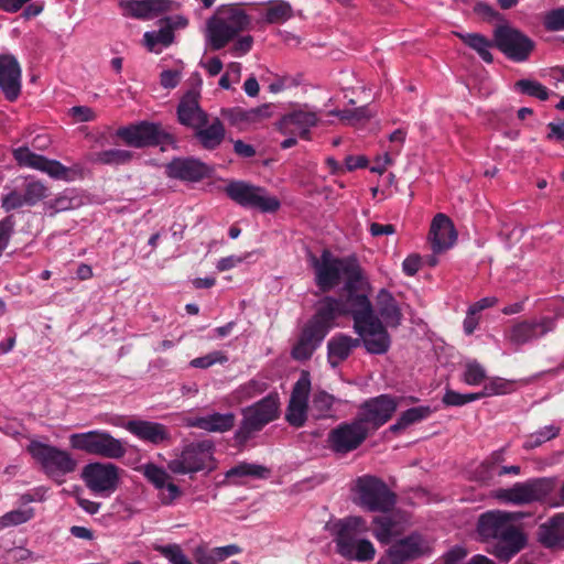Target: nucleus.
I'll return each mask as SVG.
<instances>
[{"label":"nucleus","mask_w":564,"mask_h":564,"mask_svg":"<svg viewBox=\"0 0 564 564\" xmlns=\"http://www.w3.org/2000/svg\"><path fill=\"white\" fill-rule=\"evenodd\" d=\"M268 389V383L264 380L251 379L239 388L241 399H251L261 394Z\"/></svg>","instance_id":"51"},{"label":"nucleus","mask_w":564,"mask_h":564,"mask_svg":"<svg viewBox=\"0 0 564 564\" xmlns=\"http://www.w3.org/2000/svg\"><path fill=\"white\" fill-rule=\"evenodd\" d=\"M13 156L19 165L28 166L46 173L55 180L69 181L72 170L59 161L47 159L44 155L32 152L26 147H20L13 151Z\"/></svg>","instance_id":"22"},{"label":"nucleus","mask_w":564,"mask_h":564,"mask_svg":"<svg viewBox=\"0 0 564 564\" xmlns=\"http://www.w3.org/2000/svg\"><path fill=\"white\" fill-rule=\"evenodd\" d=\"M271 106L268 104L261 105L259 107L246 110L243 109V123L245 126L260 122L261 120L269 118L271 116L270 111Z\"/></svg>","instance_id":"53"},{"label":"nucleus","mask_w":564,"mask_h":564,"mask_svg":"<svg viewBox=\"0 0 564 564\" xmlns=\"http://www.w3.org/2000/svg\"><path fill=\"white\" fill-rule=\"evenodd\" d=\"M496 477H499V468H496V466H491L487 460H484L475 469V478L482 485H492L495 482Z\"/></svg>","instance_id":"50"},{"label":"nucleus","mask_w":564,"mask_h":564,"mask_svg":"<svg viewBox=\"0 0 564 564\" xmlns=\"http://www.w3.org/2000/svg\"><path fill=\"white\" fill-rule=\"evenodd\" d=\"M312 267L315 274V284L322 293H327L339 285L341 278L345 279L343 308H356L357 301L364 299L365 306H371L366 294L358 292L365 284L364 270L355 256L334 257L330 251L324 250L319 258L313 257Z\"/></svg>","instance_id":"2"},{"label":"nucleus","mask_w":564,"mask_h":564,"mask_svg":"<svg viewBox=\"0 0 564 564\" xmlns=\"http://www.w3.org/2000/svg\"><path fill=\"white\" fill-rule=\"evenodd\" d=\"M343 315L352 317L354 330L359 337L336 334L327 341V361L332 368H337L359 346H364L371 355H383L390 349L391 337L388 330L372 305L365 306L364 299L357 301L356 308H344Z\"/></svg>","instance_id":"1"},{"label":"nucleus","mask_w":564,"mask_h":564,"mask_svg":"<svg viewBox=\"0 0 564 564\" xmlns=\"http://www.w3.org/2000/svg\"><path fill=\"white\" fill-rule=\"evenodd\" d=\"M536 538L546 549L564 547V513H557L539 525Z\"/></svg>","instance_id":"30"},{"label":"nucleus","mask_w":564,"mask_h":564,"mask_svg":"<svg viewBox=\"0 0 564 564\" xmlns=\"http://www.w3.org/2000/svg\"><path fill=\"white\" fill-rule=\"evenodd\" d=\"M524 516L525 513L519 511L501 510L488 511L480 516L478 533L485 540H495L488 552L500 562L508 563L527 546V534L516 525Z\"/></svg>","instance_id":"3"},{"label":"nucleus","mask_w":564,"mask_h":564,"mask_svg":"<svg viewBox=\"0 0 564 564\" xmlns=\"http://www.w3.org/2000/svg\"><path fill=\"white\" fill-rule=\"evenodd\" d=\"M224 192L232 202L247 209L274 213L281 206L280 200L275 196L269 195L264 187L245 181L229 182Z\"/></svg>","instance_id":"12"},{"label":"nucleus","mask_w":564,"mask_h":564,"mask_svg":"<svg viewBox=\"0 0 564 564\" xmlns=\"http://www.w3.org/2000/svg\"><path fill=\"white\" fill-rule=\"evenodd\" d=\"M367 531V521L360 516H350L335 522L333 533L336 552L348 561H372L376 555L373 543L360 538Z\"/></svg>","instance_id":"5"},{"label":"nucleus","mask_w":564,"mask_h":564,"mask_svg":"<svg viewBox=\"0 0 564 564\" xmlns=\"http://www.w3.org/2000/svg\"><path fill=\"white\" fill-rule=\"evenodd\" d=\"M199 97L197 89H189L181 98L176 108L178 122L193 131L209 122L208 113L199 106Z\"/></svg>","instance_id":"23"},{"label":"nucleus","mask_w":564,"mask_h":564,"mask_svg":"<svg viewBox=\"0 0 564 564\" xmlns=\"http://www.w3.org/2000/svg\"><path fill=\"white\" fill-rule=\"evenodd\" d=\"M429 240L434 253H441L454 246L457 231L451 218L445 214H437L432 220Z\"/></svg>","instance_id":"26"},{"label":"nucleus","mask_w":564,"mask_h":564,"mask_svg":"<svg viewBox=\"0 0 564 564\" xmlns=\"http://www.w3.org/2000/svg\"><path fill=\"white\" fill-rule=\"evenodd\" d=\"M379 315L383 319L382 324L387 328L398 327L402 321L401 310L393 295L386 289H381L376 297Z\"/></svg>","instance_id":"33"},{"label":"nucleus","mask_w":564,"mask_h":564,"mask_svg":"<svg viewBox=\"0 0 564 564\" xmlns=\"http://www.w3.org/2000/svg\"><path fill=\"white\" fill-rule=\"evenodd\" d=\"M23 206H26V203L23 199V194L18 191H11L2 198L1 207L6 212L14 210Z\"/></svg>","instance_id":"55"},{"label":"nucleus","mask_w":564,"mask_h":564,"mask_svg":"<svg viewBox=\"0 0 564 564\" xmlns=\"http://www.w3.org/2000/svg\"><path fill=\"white\" fill-rule=\"evenodd\" d=\"M495 47L509 61L527 62L535 50V42L519 29L502 23L494 29Z\"/></svg>","instance_id":"13"},{"label":"nucleus","mask_w":564,"mask_h":564,"mask_svg":"<svg viewBox=\"0 0 564 564\" xmlns=\"http://www.w3.org/2000/svg\"><path fill=\"white\" fill-rule=\"evenodd\" d=\"M155 550L171 564H193L178 544L158 545Z\"/></svg>","instance_id":"48"},{"label":"nucleus","mask_w":564,"mask_h":564,"mask_svg":"<svg viewBox=\"0 0 564 564\" xmlns=\"http://www.w3.org/2000/svg\"><path fill=\"white\" fill-rule=\"evenodd\" d=\"M28 451L50 476H64L73 473L76 468V460L72 455L53 445L32 441L28 446Z\"/></svg>","instance_id":"17"},{"label":"nucleus","mask_w":564,"mask_h":564,"mask_svg":"<svg viewBox=\"0 0 564 564\" xmlns=\"http://www.w3.org/2000/svg\"><path fill=\"white\" fill-rule=\"evenodd\" d=\"M343 312L341 301L333 296L323 297L317 303L314 315L301 328L292 346L291 357L296 361L311 359Z\"/></svg>","instance_id":"4"},{"label":"nucleus","mask_w":564,"mask_h":564,"mask_svg":"<svg viewBox=\"0 0 564 564\" xmlns=\"http://www.w3.org/2000/svg\"><path fill=\"white\" fill-rule=\"evenodd\" d=\"M184 422L188 427H196L210 433H225L235 426L236 415L232 412H213L202 416H187Z\"/></svg>","instance_id":"29"},{"label":"nucleus","mask_w":564,"mask_h":564,"mask_svg":"<svg viewBox=\"0 0 564 564\" xmlns=\"http://www.w3.org/2000/svg\"><path fill=\"white\" fill-rule=\"evenodd\" d=\"M263 21L269 24L283 23L292 18L293 10L289 2L284 0H272L268 7L262 10Z\"/></svg>","instance_id":"38"},{"label":"nucleus","mask_w":564,"mask_h":564,"mask_svg":"<svg viewBox=\"0 0 564 564\" xmlns=\"http://www.w3.org/2000/svg\"><path fill=\"white\" fill-rule=\"evenodd\" d=\"M242 552V549L237 544H229L225 546L213 547V553L218 562H223L234 555Z\"/></svg>","instance_id":"60"},{"label":"nucleus","mask_w":564,"mask_h":564,"mask_svg":"<svg viewBox=\"0 0 564 564\" xmlns=\"http://www.w3.org/2000/svg\"><path fill=\"white\" fill-rule=\"evenodd\" d=\"M269 475L270 469L268 467L247 462H240L239 464L228 469L225 474L227 479L245 477L265 479L269 477Z\"/></svg>","instance_id":"39"},{"label":"nucleus","mask_w":564,"mask_h":564,"mask_svg":"<svg viewBox=\"0 0 564 564\" xmlns=\"http://www.w3.org/2000/svg\"><path fill=\"white\" fill-rule=\"evenodd\" d=\"M514 88L523 95L535 97L540 100L549 99V89L541 83L532 79H520L516 82Z\"/></svg>","instance_id":"45"},{"label":"nucleus","mask_w":564,"mask_h":564,"mask_svg":"<svg viewBox=\"0 0 564 564\" xmlns=\"http://www.w3.org/2000/svg\"><path fill=\"white\" fill-rule=\"evenodd\" d=\"M454 35L458 37L464 44L474 50L479 57L487 64L494 62V55L490 48L495 47V39L489 40L480 33H462L454 32Z\"/></svg>","instance_id":"35"},{"label":"nucleus","mask_w":564,"mask_h":564,"mask_svg":"<svg viewBox=\"0 0 564 564\" xmlns=\"http://www.w3.org/2000/svg\"><path fill=\"white\" fill-rule=\"evenodd\" d=\"M543 25L547 31L564 30V8H557L547 12L544 17Z\"/></svg>","instance_id":"52"},{"label":"nucleus","mask_w":564,"mask_h":564,"mask_svg":"<svg viewBox=\"0 0 564 564\" xmlns=\"http://www.w3.org/2000/svg\"><path fill=\"white\" fill-rule=\"evenodd\" d=\"M555 327L556 319L551 316L514 321L505 336L512 346L519 348L553 332Z\"/></svg>","instance_id":"19"},{"label":"nucleus","mask_w":564,"mask_h":564,"mask_svg":"<svg viewBox=\"0 0 564 564\" xmlns=\"http://www.w3.org/2000/svg\"><path fill=\"white\" fill-rule=\"evenodd\" d=\"M132 152L128 150L109 149L91 154L90 161L97 164L123 165L131 161Z\"/></svg>","instance_id":"40"},{"label":"nucleus","mask_w":564,"mask_h":564,"mask_svg":"<svg viewBox=\"0 0 564 564\" xmlns=\"http://www.w3.org/2000/svg\"><path fill=\"white\" fill-rule=\"evenodd\" d=\"M69 445L73 449L110 459L122 458L127 453L122 441L104 430L74 433L69 436Z\"/></svg>","instance_id":"10"},{"label":"nucleus","mask_w":564,"mask_h":564,"mask_svg":"<svg viewBox=\"0 0 564 564\" xmlns=\"http://www.w3.org/2000/svg\"><path fill=\"white\" fill-rule=\"evenodd\" d=\"M398 409V399L391 394H380L365 400L358 406L356 419L368 433L379 430L391 420Z\"/></svg>","instance_id":"15"},{"label":"nucleus","mask_w":564,"mask_h":564,"mask_svg":"<svg viewBox=\"0 0 564 564\" xmlns=\"http://www.w3.org/2000/svg\"><path fill=\"white\" fill-rule=\"evenodd\" d=\"M228 361V356L220 351L215 350L205 356L194 358L189 361V366L193 368L207 369L216 364H225Z\"/></svg>","instance_id":"49"},{"label":"nucleus","mask_w":564,"mask_h":564,"mask_svg":"<svg viewBox=\"0 0 564 564\" xmlns=\"http://www.w3.org/2000/svg\"><path fill=\"white\" fill-rule=\"evenodd\" d=\"M474 11L487 21L501 20V14L486 2H478Z\"/></svg>","instance_id":"61"},{"label":"nucleus","mask_w":564,"mask_h":564,"mask_svg":"<svg viewBox=\"0 0 564 564\" xmlns=\"http://www.w3.org/2000/svg\"><path fill=\"white\" fill-rule=\"evenodd\" d=\"M318 122L317 113L304 106L283 115L276 122V129L282 134H295L302 140L310 141L312 139L311 129Z\"/></svg>","instance_id":"20"},{"label":"nucleus","mask_w":564,"mask_h":564,"mask_svg":"<svg viewBox=\"0 0 564 564\" xmlns=\"http://www.w3.org/2000/svg\"><path fill=\"white\" fill-rule=\"evenodd\" d=\"M335 402L336 398L333 394L324 390H319L313 394L312 410L317 412L316 416L318 419L330 417L333 415V406Z\"/></svg>","instance_id":"43"},{"label":"nucleus","mask_w":564,"mask_h":564,"mask_svg":"<svg viewBox=\"0 0 564 564\" xmlns=\"http://www.w3.org/2000/svg\"><path fill=\"white\" fill-rule=\"evenodd\" d=\"M193 132L195 142L207 151L218 149L226 138V129L219 118H214L206 126H200Z\"/></svg>","instance_id":"32"},{"label":"nucleus","mask_w":564,"mask_h":564,"mask_svg":"<svg viewBox=\"0 0 564 564\" xmlns=\"http://www.w3.org/2000/svg\"><path fill=\"white\" fill-rule=\"evenodd\" d=\"M561 427L554 424L545 425L538 431L525 436L523 448L524 449H533L536 448L544 443L556 438L560 435Z\"/></svg>","instance_id":"41"},{"label":"nucleus","mask_w":564,"mask_h":564,"mask_svg":"<svg viewBox=\"0 0 564 564\" xmlns=\"http://www.w3.org/2000/svg\"><path fill=\"white\" fill-rule=\"evenodd\" d=\"M22 69L15 56L0 55V89L9 101H14L21 94Z\"/></svg>","instance_id":"25"},{"label":"nucleus","mask_w":564,"mask_h":564,"mask_svg":"<svg viewBox=\"0 0 564 564\" xmlns=\"http://www.w3.org/2000/svg\"><path fill=\"white\" fill-rule=\"evenodd\" d=\"M232 46L230 47V53L236 56H243L249 53L253 45V37L251 35L237 36L235 39Z\"/></svg>","instance_id":"56"},{"label":"nucleus","mask_w":564,"mask_h":564,"mask_svg":"<svg viewBox=\"0 0 564 564\" xmlns=\"http://www.w3.org/2000/svg\"><path fill=\"white\" fill-rule=\"evenodd\" d=\"M69 113L76 122H88L96 118L94 110L86 106H75L69 109Z\"/></svg>","instance_id":"59"},{"label":"nucleus","mask_w":564,"mask_h":564,"mask_svg":"<svg viewBox=\"0 0 564 564\" xmlns=\"http://www.w3.org/2000/svg\"><path fill=\"white\" fill-rule=\"evenodd\" d=\"M341 121H347L350 124H357L367 121L375 116L369 106H361L352 109L335 110L332 112Z\"/></svg>","instance_id":"44"},{"label":"nucleus","mask_w":564,"mask_h":564,"mask_svg":"<svg viewBox=\"0 0 564 564\" xmlns=\"http://www.w3.org/2000/svg\"><path fill=\"white\" fill-rule=\"evenodd\" d=\"M251 17L239 3L224 4L217 8L207 20L206 37L213 51H219L234 41L240 33L250 29Z\"/></svg>","instance_id":"6"},{"label":"nucleus","mask_w":564,"mask_h":564,"mask_svg":"<svg viewBox=\"0 0 564 564\" xmlns=\"http://www.w3.org/2000/svg\"><path fill=\"white\" fill-rule=\"evenodd\" d=\"M117 135L122 139L126 144L138 149L169 145L175 142V138L160 123L149 121H141L135 124L119 128Z\"/></svg>","instance_id":"14"},{"label":"nucleus","mask_w":564,"mask_h":564,"mask_svg":"<svg viewBox=\"0 0 564 564\" xmlns=\"http://www.w3.org/2000/svg\"><path fill=\"white\" fill-rule=\"evenodd\" d=\"M555 479L550 477L531 478L516 482L510 488L496 490L495 497L514 506L530 505L543 501L555 488Z\"/></svg>","instance_id":"11"},{"label":"nucleus","mask_w":564,"mask_h":564,"mask_svg":"<svg viewBox=\"0 0 564 564\" xmlns=\"http://www.w3.org/2000/svg\"><path fill=\"white\" fill-rule=\"evenodd\" d=\"M171 0H129L123 3L126 15L149 20L171 10Z\"/></svg>","instance_id":"31"},{"label":"nucleus","mask_w":564,"mask_h":564,"mask_svg":"<svg viewBox=\"0 0 564 564\" xmlns=\"http://www.w3.org/2000/svg\"><path fill=\"white\" fill-rule=\"evenodd\" d=\"M143 475L159 490V499L162 505L171 506L183 496L182 489L162 467L149 463L143 467Z\"/></svg>","instance_id":"24"},{"label":"nucleus","mask_w":564,"mask_h":564,"mask_svg":"<svg viewBox=\"0 0 564 564\" xmlns=\"http://www.w3.org/2000/svg\"><path fill=\"white\" fill-rule=\"evenodd\" d=\"M487 378L486 369L477 360L465 364L463 380L469 386H478Z\"/></svg>","instance_id":"47"},{"label":"nucleus","mask_w":564,"mask_h":564,"mask_svg":"<svg viewBox=\"0 0 564 564\" xmlns=\"http://www.w3.org/2000/svg\"><path fill=\"white\" fill-rule=\"evenodd\" d=\"M487 384L489 386V388L492 390V393L495 395H503V394H509L513 391V382L512 381H509V380H506L503 378H499V377H496V378H492L490 379Z\"/></svg>","instance_id":"57"},{"label":"nucleus","mask_w":564,"mask_h":564,"mask_svg":"<svg viewBox=\"0 0 564 564\" xmlns=\"http://www.w3.org/2000/svg\"><path fill=\"white\" fill-rule=\"evenodd\" d=\"M195 560L198 564H218V560H216L215 554L213 553V549H207L204 546H198L195 550Z\"/></svg>","instance_id":"63"},{"label":"nucleus","mask_w":564,"mask_h":564,"mask_svg":"<svg viewBox=\"0 0 564 564\" xmlns=\"http://www.w3.org/2000/svg\"><path fill=\"white\" fill-rule=\"evenodd\" d=\"M351 492L352 502L369 512L386 513L397 503V496L388 485L372 475H362L354 480Z\"/></svg>","instance_id":"8"},{"label":"nucleus","mask_w":564,"mask_h":564,"mask_svg":"<svg viewBox=\"0 0 564 564\" xmlns=\"http://www.w3.org/2000/svg\"><path fill=\"white\" fill-rule=\"evenodd\" d=\"M433 413L430 406H415L402 412L399 419L389 426L392 434H400L409 426L427 419Z\"/></svg>","instance_id":"36"},{"label":"nucleus","mask_w":564,"mask_h":564,"mask_svg":"<svg viewBox=\"0 0 564 564\" xmlns=\"http://www.w3.org/2000/svg\"><path fill=\"white\" fill-rule=\"evenodd\" d=\"M124 427L139 440L153 445H160L171 441L170 429L159 422L130 420Z\"/></svg>","instance_id":"27"},{"label":"nucleus","mask_w":564,"mask_h":564,"mask_svg":"<svg viewBox=\"0 0 564 564\" xmlns=\"http://www.w3.org/2000/svg\"><path fill=\"white\" fill-rule=\"evenodd\" d=\"M208 173V166L194 158H176L166 165L167 176L182 181L198 182Z\"/></svg>","instance_id":"28"},{"label":"nucleus","mask_w":564,"mask_h":564,"mask_svg":"<svg viewBox=\"0 0 564 564\" xmlns=\"http://www.w3.org/2000/svg\"><path fill=\"white\" fill-rule=\"evenodd\" d=\"M368 429L356 417L333 427L326 438L327 447L336 455H347L358 449L369 437Z\"/></svg>","instance_id":"16"},{"label":"nucleus","mask_w":564,"mask_h":564,"mask_svg":"<svg viewBox=\"0 0 564 564\" xmlns=\"http://www.w3.org/2000/svg\"><path fill=\"white\" fill-rule=\"evenodd\" d=\"M310 391V372L304 370L292 389L286 409L285 420L291 426L302 427L306 423Z\"/></svg>","instance_id":"21"},{"label":"nucleus","mask_w":564,"mask_h":564,"mask_svg":"<svg viewBox=\"0 0 564 564\" xmlns=\"http://www.w3.org/2000/svg\"><path fill=\"white\" fill-rule=\"evenodd\" d=\"M48 206L51 209L54 210V213L65 212L74 207L73 198H70L66 194H61L54 199H52L48 203Z\"/></svg>","instance_id":"62"},{"label":"nucleus","mask_w":564,"mask_h":564,"mask_svg":"<svg viewBox=\"0 0 564 564\" xmlns=\"http://www.w3.org/2000/svg\"><path fill=\"white\" fill-rule=\"evenodd\" d=\"M215 443L205 438L186 444L181 453L167 462V469L175 475H187L204 471L209 474L217 468Z\"/></svg>","instance_id":"7"},{"label":"nucleus","mask_w":564,"mask_h":564,"mask_svg":"<svg viewBox=\"0 0 564 564\" xmlns=\"http://www.w3.org/2000/svg\"><path fill=\"white\" fill-rule=\"evenodd\" d=\"M22 194L26 206L32 207L48 196V188L41 181L30 180L25 182Z\"/></svg>","instance_id":"42"},{"label":"nucleus","mask_w":564,"mask_h":564,"mask_svg":"<svg viewBox=\"0 0 564 564\" xmlns=\"http://www.w3.org/2000/svg\"><path fill=\"white\" fill-rule=\"evenodd\" d=\"M34 517V510L32 508L29 509H17L10 512H7L2 517H0V529L19 525L28 522Z\"/></svg>","instance_id":"46"},{"label":"nucleus","mask_w":564,"mask_h":564,"mask_svg":"<svg viewBox=\"0 0 564 564\" xmlns=\"http://www.w3.org/2000/svg\"><path fill=\"white\" fill-rule=\"evenodd\" d=\"M220 115L224 119L228 120L231 126L242 128L243 123V109L240 107L223 108Z\"/></svg>","instance_id":"58"},{"label":"nucleus","mask_w":564,"mask_h":564,"mask_svg":"<svg viewBox=\"0 0 564 564\" xmlns=\"http://www.w3.org/2000/svg\"><path fill=\"white\" fill-rule=\"evenodd\" d=\"M470 393H459L452 389H447L443 395L442 402L446 406H463L471 401Z\"/></svg>","instance_id":"54"},{"label":"nucleus","mask_w":564,"mask_h":564,"mask_svg":"<svg viewBox=\"0 0 564 564\" xmlns=\"http://www.w3.org/2000/svg\"><path fill=\"white\" fill-rule=\"evenodd\" d=\"M120 468L111 463H90L83 468L86 486L104 497L115 492L119 485Z\"/></svg>","instance_id":"18"},{"label":"nucleus","mask_w":564,"mask_h":564,"mask_svg":"<svg viewBox=\"0 0 564 564\" xmlns=\"http://www.w3.org/2000/svg\"><path fill=\"white\" fill-rule=\"evenodd\" d=\"M389 551H391V553L394 555H399L405 558L409 562L421 557L423 554L421 540L414 535L406 536L397 541L389 547Z\"/></svg>","instance_id":"37"},{"label":"nucleus","mask_w":564,"mask_h":564,"mask_svg":"<svg viewBox=\"0 0 564 564\" xmlns=\"http://www.w3.org/2000/svg\"><path fill=\"white\" fill-rule=\"evenodd\" d=\"M144 45L150 52L159 53L161 47L170 46L174 41V25L171 18L160 20L158 31L145 32L143 35Z\"/></svg>","instance_id":"34"},{"label":"nucleus","mask_w":564,"mask_h":564,"mask_svg":"<svg viewBox=\"0 0 564 564\" xmlns=\"http://www.w3.org/2000/svg\"><path fill=\"white\" fill-rule=\"evenodd\" d=\"M280 405L279 393L270 392L261 400L242 409V421L235 432L237 444L245 445L254 433L279 419Z\"/></svg>","instance_id":"9"},{"label":"nucleus","mask_w":564,"mask_h":564,"mask_svg":"<svg viewBox=\"0 0 564 564\" xmlns=\"http://www.w3.org/2000/svg\"><path fill=\"white\" fill-rule=\"evenodd\" d=\"M420 265H421L420 256L419 254H410L403 260L402 269L406 275L413 276L420 270Z\"/></svg>","instance_id":"64"}]
</instances>
